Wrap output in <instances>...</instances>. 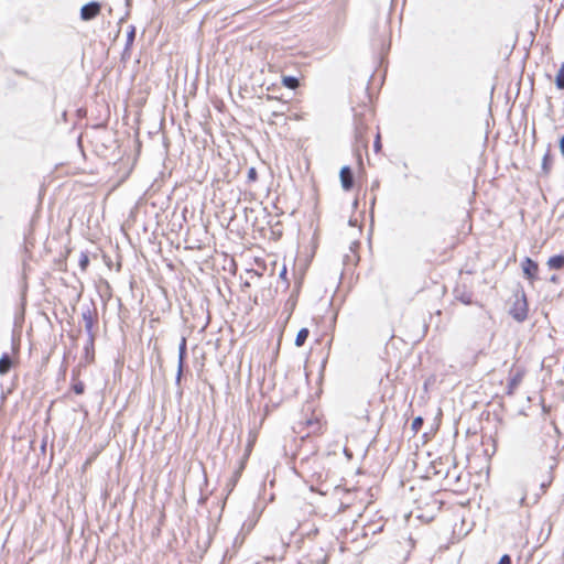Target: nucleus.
<instances>
[{"mask_svg":"<svg viewBox=\"0 0 564 564\" xmlns=\"http://www.w3.org/2000/svg\"><path fill=\"white\" fill-rule=\"evenodd\" d=\"M458 299L464 303V304H471V295L470 294H462L460 296H458Z\"/></svg>","mask_w":564,"mask_h":564,"instance_id":"nucleus-20","label":"nucleus"},{"mask_svg":"<svg viewBox=\"0 0 564 564\" xmlns=\"http://www.w3.org/2000/svg\"><path fill=\"white\" fill-rule=\"evenodd\" d=\"M186 338L182 337L181 343L178 345V366H177V373H176V383H180L182 375H183V368L185 364L186 358Z\"/></svg>","mask_w":564,"mask_h":564,"instance_id":"nucleus-4","label":"nucleus"},{"mask_svg":"<svg viewBox=\"0 0 564 564\" xmlns=\"http://www.w3.org/2000/svg\"><path fill=\"white\" fill-rule=\"evenodd\" d=\"M423 424V419L421 416H417L412 422V429L417 432Z\"/></svg>","mask_w":564,"mask_h":564,"instance_id":"nucleus-15","label":"nucleus"},{"mask_svg":"<svg viewBox=\"0 0 564 564\" xmlns=\"http://www.w3.org/2000/svg\"><path fill=\"white\" fill-rule=\"evenodd\" d=\"M524 276L533 282L538 279L539 264L529 257H525L521 263Z\"/></svg>","mask_w":564,"mask_h":564,"instance_id":"nucleus-3","label":"nucleus"},{"mask_svg":"<svg viewBox=\"0 0 564 564\" xmlns=\"http://www.w3.org/2000/svg\"><path fill=\"white\" fill-rule=\"evenodd\" d=\"M373 148H375V151H376V152H378V151L381 149V143H380V137H379V134L377 135V138H376V140H375Z\"/></svg>","mask_w":564,"mask_h":564,"instance_id":"nucleus-24","label":"nucleus"},{"mask_svg":"<svg viewBox=\"0 0 564 564\" xmlns=\"http://www.w3.org/2000/svg\"><path fill=\"white\" fill-rule=\"evenodd\" d=\"M378 186H379V183L376 182L372 187H378Z\"/></svg>","mask_w":564,"mask_h":564,"instance_id":"nucleus-28","label":"nucleus"},{"mask_svg":"<svg viewBox=\"0 0 564 564\" xmlns=\"http://www.w3.org/2000/svg\"><path fill=\"white\" fill-rule=\"evenodd\" d=\"M248 178L250 181H256V178H257V171H256L254 167L249 169V171H248Z\"/></svg>","mask_w":564,"mask_h":564,"instance_id":"nucleus-22","label":"nucleus"},{"mask_svg":"<svg viewBox=\"0 0 564 564\" xmlns=\"http://www.w3.org/2000/svg\"><path fill=\"white\" fill-rule=\"evenodd\" d=\"M555 85L557 89H564V63L561 65L557 75L555 77Z\"/></svg>","mask_w":564,"mask_h":564,"instance_id":"nucleus-12","label":"nucleus"},{"mask_svg":"<svg viewBox=\"0 0 564 564\" xmlns=\"http://www.w3.org/2000/svg\"><path fill=\"white\" fill-rule=\"evenodd\" d=\"M88 264H89L88 254L85 252H82L80 257H79V267H80L82 271H86Z\"/></svg>","mask_w":564,"mask_h":564,"instance_id":"nucleus-13","label":"nucleus"},{"mask_svg":"<svg viewBox=\"0 0 564 564\" xmlns=\"http://www.w3.org/2000/svg\"><path fill=\"white\" fill-rule=\"evenodd\" d=\"M525 500V494L522 495L521 499H520V503H523Z\"/></svg>","mask_w":564,"mask_h":564,"instance_id":"nucleus-26","label":"nucleus"},{"mask_svg":"<svg viewBox=\"0 0 564 564\" xmlns=\"http://www.w3.org/2000/svg\"><path fill=\"white\" fill-rule=\"evenodd\" d=\"M547 265L552 270H561L564 268V256L563 254H556L551 257L547 260Z\"/></svg>","mask_w":564,"mask_h":564,"instance_id":"nucleus-8","label":"nucleus"},{"mask_svg":"<svg viewBox=\"0 0 564 564\" xmlns=\"http://www.w3.org/2000/svg\"><path fill=\"white\" fill-rule=\"evenodd\" d=\"M282 84L289 89H295L300 85V80L295 76H283Z\"/></svg>","mask_w":564,"mask_h":564,"instance_id":"nucleus-11","label":"nucleus"},{"mask_svg":"<svg viewBox=\"0 0 564 564\" xmlns=\"http://www.w3.org/2000/svg\"><path fill=\"white\" fill-rule=\"evenodd\" d=\"M134 37H135V28L130 26V30L127 34V48L132 45Z\"/></svg>","mask_w":564,"mask_h":564,"instance_id":"nucleus-14","label":"nucleus"},{"mask_svg":"<svg viewBox=\"0 0 564 564\" xmlns=\"http://www.w3.org/2000/svg\"><path fill=\"white\" fill-rule=\"evenodd\" d=\"M285 274H286V270H285V268H284V269L282 270V272H281V276H284Z\"/></svg>","mask_w":564,"mask_h":564,"instance_id":"nucleus-27","label":"nucleus"},{"mask_svg":"<svg viewBox=\"0 0 564 564\" xmlns=\"http://www.w3.org/2000/svg\"><path fill=\"white\" fill-rule=\"evenodd\" d=\"M550 162H551V155L550 153L547 152L544 156H543V162H542V167L545 172L549 171V166H550Z\"/></svg>","mask_w":564,"mask_h":564,"instance_id":"nucleus-16","label":"nucleus"},{"mask_svg":"<svg viewBox=\"0 0 564 564\" xmlns=\"http://www.w3.org/2000/svg\"><path fill=\"white\" fill-rule=\"evenodd\" d=\"M522 379H523V372L520 370H518L511 375V377L508 380V386H507V393L509 395H512L514 393V390L521 383Z\"/></svg>","mask_w":564,"mask_h":564,"instance_id":"nucleus-6","label":"nucleus"},{"mask_svg":"<svg viewBox=\"0 0 564 564\" xmlns=\"http://www.w3.org/2000/svg\"><path fill=\"white\" fill-rule=\"evenodd\" d=\"M552 481H553V476H552V474H550L547 480H543L541 482V489L543 492H545L546 488L551 485Z\"/></svg>","mask_w":564,"mask_h":564,"instance_id":"nucleus-19","label":"nucleus"},{"mask_svg":"<svg viewBox=\"0 0 564 564\" xmlns=\"http://www.w3.org/2000/svg\"><path fill=\"white\" fill-rule=\"evenodd\" d=\"M547 467L550 469V473L556 467V459L555 457H550Z\"/></svg>","mask_w":564,"mask_h":564,"instance_id":"nucleus-23","label":"nucleus"},{"mask_svg":"<svg viewBox=\"0 0 564 564\" xmlns=\"http://www.w3.org/2000/svg\"><path fill=\"white\" fill-rule=\"evenodd\" d=\"M308 335L310 330L307 328H301L295 337V346L302 347L305 344Z\"/></svg>","mask_w":564,"mask_h":564,"instance_id":"nucleus-10","label":"nucleus"},{"mask_svg":"<svg viewBox=\"0 0 564 564\" xmlns=\"http://www.w3.org/2000/svg\"><path fill=\"white\" fill-rule=\"evenodd\" d=\"M365 129L366 128L362 123H356V138L357 139H360L362 137Z\"/></svg>","mask_w":564,"mask_h":564,"instance_id":"nucleus-18","label":"nucleus"},{"mask_svg":"<svg viewBox=\"0 0 564 564\" xmlns=\"http://www.w3.org/2000/svg\"><path fill=\"white\" fill-rule=\"evenodd\" d=\"M528 302L525 293L522 291L521 293H517L514 295V300L509 310V314L519 323H522L528 317Z\"/></svg>","mask_w":564,"mask_h":564,"instance_id":"nucleus-1","label":"nucleus"},{"mask_svg":"<svg viewBox=\"0 0 564 564\" xmlns=\"http://www.w3.org/2000/svg\"><path fill=\"white\" fill-rule=\"evenodd\" d=\"M498 564H512L511 557L507 554L502 555Z\"/></svg>","mask_w":564,"mask_h":564,"instance_id":"nucleus-21","label":"nucleus"},{"mask_svg":"<svg viewBox=\"0 0 564 564\" xmlns=\"http://www.w3.org/2000/svg\"><path fill=\"white\" fill-rule=\"evenodd\" d=\"M560 150L562 155L564 156V135L560 139Z\"/></svg>","mask_w":564,"mask_h":564,"instance_id":"nucleus-25","label":"nucleus"},{"mask_svg":"<svg viewBox=\"0 0 564 564\" xmlns=\"http://www.w3.org/2000/svg\"><path fill=\"white\" fill-rule=\"evenodd\" d=\"M83 319L85 322V330L93 337V327H94V317L90 308L88 307L82 313Z\"/></svg>","mask_w":564,"mask_h":564,"instance_id":"nucleus-7","label":"nucleus"},{"mask_svg":"<svg viewBox=\"0 0 564 564\" xmlns=\"http://www.w3.org/2000/svg\"><path fill=\"white\" fill-rule=\"evenodd\" d=\"M339 176L343 188L345 191H350L354 186V174L351 169L348 165L343 166Z\"/></svg>","mask_w":564,"mask_h":564,"instance_id":"nucleus-5","label":"nucleus"},{"mask_svg":"<svg viewBox=\"0 0 564 564\" xmlns=\"http://www.w3.org/2000/svg\"><path fill=\"white\" fill-rule=\"evenodd\" d=\"M85 386L83 382H77L73 386V390L76 394H82L84 392Z\"/></svg>","mask_w":564,"mask_h":564,"instance_id":"nucleus-17","label":"nucleus"},{"mask_svg":"<svg viewBox=\"0 0 564 564\" xmlns=\"http://www.w3.org/2000/svg\"><path fill=\"white\" fill-rule=\"evenodd\" d=\"M101 10V6L97 1H91L84 4L80 9V18L84 21H90L95 19Z\"/></svg>","mask_w":564,"mask_h":564,"instance_id":"nucleus-2","label":"nucleus"},{"mask_svg":"<svg viewBox=\"0 0 564 564\" xmlns=\"http://www.w3.org/2000/svg\"><path fill=\"white\" fill-rule=\"evenodd\" d=\"M12 366V360L9 354L4 352L0 358V375L3 376L9 372Z\"/></svg>","mask_w":564,"mask_h":564,"instance_id":"nucleus-9","label":"nucleus"}]
</instances>
